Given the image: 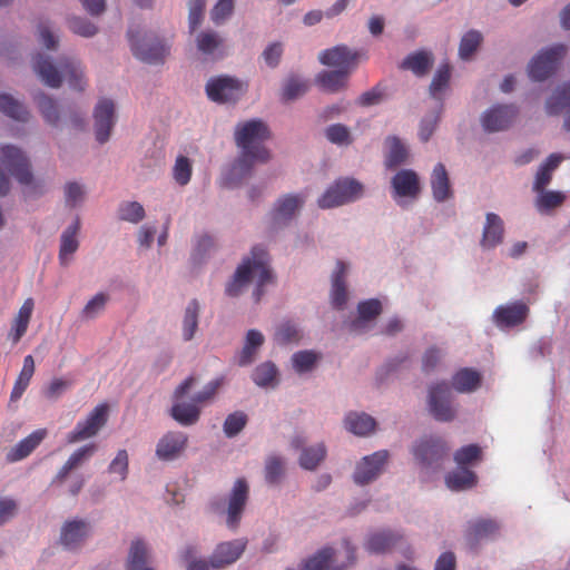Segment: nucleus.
Here are the masks:
<instances>
[{
  "mask_svg": "<svg viewBox=\"0 0 570 570\" xmlns=\"http://www.w3.org/2000/svg\"><path fill=\"white\" fill-rule=\"evenodd\" d=\"M269 135L268 127L261 119H250L236 126L234 136L240 155L235 168L239 173L247 174L256 163H266L269 159V151L263 146Z\"/></svg>",
  "mask_w": 570,
  "mask_h": 570,
  "instance_id": "f257e3e1",
  "label": "nucleus"
},
{
  "mask_svg": "<svg viewBox=\"0 0 570 570\" xmlns=\"http://www.w3.org/2000/svg\"><path fill=\"white\" fill-rule=\"evenodd\" d=\"M254 276L257 277L254 297L258 302L264 294L263 287L274 279L269 267L268 254L262 246H254L250 250V256L243 259L233 279L226 285V295L230 297L238 296Z\"/></svg>",
  "mask_w": 570,
  "mask_h": 570,
  "instance_id": "f03ea898",
  "label": "nucleus"
},
{
  "mask_svg": "<svg viewBox=\"0 0 570 570\" xmlns=\"http://www.w3.org/2000/svg\"><path fill=\"white\" fill-rule=\"evenodd\" d=\"M195 382L196 379L194 376H189L184 380L174 392L175 403L171 406L170 415L175 421L184 426L193 425L199 420L200 405L210 401L222 385V380H214L206 384L200 392L196 393L191 397V402L186 403L180 401L191 390Z\"/></svg>",
  "mask_w": 570,
  "mask_h": 570,
  "instance_id": "7ed1b4c3",
  "label": "nucleus"
},
{
  "mask_svg": "<svg viewBox=\"0 0 570 570\" xmlns=\"http://www.w3.org/2000/svg\"><path fill=\"white\" fill-rule=\"evenodd\" d=\"M1 164L21 184L26 186V194L32 196L41 187L33 179L30 165L23 153L14 146L0 147Z\"/></svg>",
  "mask_w": 570,
  "mask_h": 570,
  "instance_id": "20e7f679",
  "label": "nucleus"
},
{
  "mask_svg": "<svg viewBox=\"0 0 570 570\" xmlns=\"http://www.w3.org/2000/svg\"><path fill=\"white\" fill-rule=\"evenodd\" d=\"M207 97L217 104H235L247 91L248 83L236 77L220 75L212 77L206 83Z\"/></svg>",
  "mask_w": 570,
  "mask_h": 570,
  "instance_id": "39448f33",
  "label": "nucleus"
},
{
  "mask_svg": "<svg viewBox=\"0 0 570 570\" xmlns=\"http://www.w3.org/2000/svg\"><path fill=\"white\" fill-rule=\"evenodd\" d=\"M363 194V186L352 178L337 179L318 198V206L323 209L342 206L358 199Z\"/></svg>",
  "mask_w": 570,
  "mask_h": 570,
  "instance_id": "423d86ee",
  "label": "nucleus"
},
{
  "mask_svg": "<svg viewBox=\"0 0 570 570\" xmlns=\"http://www.w3.org/2000/svg\"><path fill=\"white\" fill-rule=\"evenodd\" d=\"M428 407L431 415L440 422H451L456 416L451 387L446 382H440L429 387Z\"/></svg>",
  "mask_w": 570,
  "mask_h": 570,
  "instance_id": "0eeeda50",
  "label": "nucleus"
},
{
  "mask_svg": "<svg viewBox=\"0 0 570 570\" xmlns=\"http://www.w3.org/2000/svg\"><path fill=\"white\" fill-rule=\"evenodd\" d=\"M567 52L564 45H554L540 51L529 63L528 71L531 79L542 81L549 78L557 69L559 61Z\"/></svg>",
  "mask_w": 570,
  "mask_h": 570,
  "instance_id": "6e6552de",
  "label": "nucleus"
},
{
  "mask_svg": "<svg viewBox=\"0 0 570 570\" xmlns=\"http://www.w3.org/2000/svg\"><path fill=\"white\" fill-rule=\"evenodd\" d=\"M128 38L134 56L141 61L158 63L168 53L167 47L159 39H151L146 36L140 39L139 31L136 32L132 29H129Z\"/></svg>",
  "mask_w": 570,
  "mask_h": 570,
  "instance_id": "1a4fd4ad",
  "label": "nucleus"
},
{
  "mask_svg": "<svg viewBox=\"0 0 570 570\" xmlns=\"http://www.w3.org/2000/svg\"><path fill=\"white\" fill-rule=\"evenodd\" d=\"M116 118L114 101L101 98L94 109V132L99 144L102 145L109 140Z\"/></svg>",
  "mask_w": 570,
  "mask_h": 570,
  "instance_id": "9d476101",
  "label": "nucleus"
},
{
  "mask_svg": "<svg viewBox=\"0 0 570 570\" xmlns=\"http://www.w3.org/2000/svg\"><path fill=\"white\" fill-rule=\"evenodd\" d=\"M518 115L514 105H495L482 115L481 122L487 132L503 131L513 125Z\"/></svg>",
  "mask_w": 570,
  "mask_h": 570,
  "instance_id": "9b49d317",
  "label": "nucleus"
},
{
  "mask_svg": "<svg viewBox=\"0 0 570 570\" xmlns=\"http://www.w3.org/2000/svg\"><path fill=\"white\" fill-rule=\"evenodd\" d=\"M389 460V452L381 450L364 456L355 466L353 480L358 485H365L377 479Z\"/></svg>",
  "mask_w": 570,
  "mask_h": 570,
  "instance_id": "f8f14e48",
  "label": "nucleus"
},
{
  "mask_svg": "<svg viewBox=\"0 0 570 570\" xmlns=\"http://www.w3.org/2000/svg\"><path fill=\"white\" fill-rule=\"evenodd\" d=\"M448 451L446 442L436 436L421 440L413 449L415 459L425 466H439Z\"/></svg>",
  "mask_w": 570,
  "mask_h": 570,
  "instance_id": "ddd939ff",
  "label": "nucleus"
},
{
  "mask_svg": "<svg viewBox=\"0 0 570 570\" xmlns=\"http://www.w3.org/2000/svg\"><path fill=\"white\" fill-rule=\"evenodd\" d=\"M248 495L249 487L247 481L244 478L237 479L228 497L226 510V524L228 528L236 529L238 527Z\"/></svg>",
  "mask_w": 570,
  "mask_h": 570,
  "instance_id": "4468645a",
  "label": "nucleus"
},
{
  "mask_svg": "<svg viewBox=\"0 0 570 570\" xmlns=\"http://www.w3.org/2000/svg\"><path fill=\"white\" fill-rule=\"evenodd\" d=\"M188 443V436L180 431H169L164 434L157 445L156 455L161 461H173L179 458Z\"/></svg>",
  "mask_w": 570,
  "mask_h": 570,
  "instance_id": "2eb2a0df",
  "label": "nucleus"
},
{
  "mask_svg": "<svg viewBox=\"0 0 570 570\" xmlns=\"http://www.w3.org/2000/svg\"><path fill=\"white\" fill-rule=\"evenodd\" d=\"M357 52L352 51L345 45H338L323 50L318 56L322 65L334 67L338 70L348 69V72H352V70L357 66Z\"/></svg>",
  "mask_w": 570,
  "mask_h": 570,
  "instance_id": "dca6fc26",
  "label": "nucleus"
},
{
  "mask_svg": "<svg viewBox=\"0 0 570 570\" xmlns=\"http://www.w3.org/2000/svg\"><path fill=\"white\" fill-rule=\"evenodd\" d=\"M393 197L416 198L421 193V185L417 174L412 169L399 170L392 178Z\"/></svg>",
  "mask_w": 570,
  "mask_h": 570,
  "instance_id": "f3484780",
  "label": "nucleus"
},
{
  "mask_svg": "<svg viewBox=\"0 0 570 570\" xmlns=\"http://www.w3.org/2000/svg\"><path fill=\"white\" fill-rule=\"evenodd\" d=\"M108 405H97L85 421L78 422L73 432V442L95 436L99 430L107 423Z\"/></svg>",
  "mask_w": 570,
  "mask_h": 570,
  "instance_id": "a211bd4d",
  "label": "nucleus"
},
{
  "mask_svg": "<svg viewBox=\"0 0 570 570\" xmlns=\"http://www.w3.org/2000/svg\"><path fill=\"white\" fill-rule=\"evenodd\" d=\"M245 548L246 541L243 539L222 542L216 547L210 556L209 563L215 569L229 566L239 559Z\"/></svg>",
  "mask_w": 570,
  "mask_h": 570,
  "instance_id": "6ab92c4d",
  "label": "nucleus"
},
{
  "mask_svg": "<svg viewBox=\"0 0 570 570\" xmlns=\"http://www.w3.org/2000/svg\"><path fill=\"white\" fill-rule=\"evenodd\" d=\"M529 307L523 302H514L495 308L493 318L499 327H513L525 321Z\"/></svg>",
  "mask_w": 570,
  "mask_h": 570,
  "instance_id": "aec40b11",
  "label": "nucleus"
},
{
  "mask_svg": "<svg viewBox=\"0 0 570 570\" xmlns=\"http://www.w3.org/2000/svg\"><path fill=\"white\" fill-rule=\"evenodd\" d=\"M198 51L212 59H219L225 56L224 39L215 31H202L196 37Z\"/></svg>",
  "mask_w": 570,
  "mask_h": 570,
  "instance_id": "412c9836",
  "label": "nucleus"
},
{
  "mask_svg": "<svg viewBox=\"0 0 570 570\" xmlns=\"http://www.w3.org/2000/svg\"><path fill=\"white\" fill-rule=\"evenodd\" d=\"M304 202V196L299 194L286 195L279 198L273 210L274 223L282 225L289 222L295 213L303 206Z\"/></svg>",
  "mask_w": 570,
  "mask_h": 570,
  "instance_id": "4be33fe9",
  "label": "nucleus"
},
{
  "mask_svg": "<svg viewBox=\"0 0 570 570\" xmlns=\"http://www.w3.org/2000/svg\"><path fill=\"white\" fill-rule=\"evenodd\" d=\"M430 183L433 198L438 203H443L453 196L449 174L443 164L439 163L434 166Z\"/></svg>",
  "mask_w": 570,
  "mask_h": 570,
  "instance_id": "5701e85b",
  "label": "nucleus"
},
{
  "mask_svg": "<svg viewBox=\"0 0 570 570\" xmlns=\"http://www.w3.org/2000/svg\"><path fill=\"white\" fill-rule=\"evenodd\" d=\"M503 220L500 216L494 213H488L480 242L482 248L490 249L501 244L503 240Z\"/></svg>",
  "mask_w": 570,
  "mask_h": 570,
  "instance_id": "b1692460",
  "label": "nucleus"
},
{
  "mask_svg": "<svg viewBox=\"0 0 570 570\" xmlns=\"http://www.w3.org/2000/svg\"><path fill=\"white\" fill-rule=\"evenodd\" d=\"M546 109L551 116L558 115L563 109H567L564 128L570 131V81L556 90V92L548 99Z\"/></svg>",
  "mask_w": 570,
  "mask_h": 570,
  "instance_id": "393cba45",
  "label": "nucleus"
},
{
  "mask_svg": "<svg viewBox=\"0 0 570 570\" xmlns=\"http://www.w3.org/2000/svg\"><path fill=\"white\" fill-rule=\"evenodd\" d=\"M32 67L47 86L57 88L61 85L62 77L60 71L46 55L38 53L33 58Z\"/></svg>",
  "mask_w": 570,
  "mask_h": 570,
  "instance_id": "a878e982",
  "label": "nucleus"
},
{
  "mask_svg": "<svg viewBox=\"0 0 570 570\" xmlns=\"http://www.w3.org/2000/svg\"><path fill=\"white\" fill-rule=\"evenodd\" d=\"M47 431L39 429L21 440L7 453L8 462H17L27 458L46 438Z\"/></svg>",
  "mask_w": 570,
  "mask_h": 570,
  "instance_id": "bb28decb",
  "label": "nucleus"
},
{
  "mask_svg": "<svg viewBox=\"0 0 570 570\" xmlns=\"http://www.w3.org/2000/svg\"><path fill=\"white\" fill-rule=\"evenodd\" d=\"M402 539L399 533L392 531H379L372 533L365 543V548L371 553H385L392 550Z\"/></svg>",
  "mask_w": 570,
  "mask_h": 570,
  "instance_id": "cd10ccee",
  "label": "nucleus"
},
{
  "mask_svg": "<svg viewBox=\"0 0 570 570\" xmlns=\"http://www.w3.org/2000/svg\"><path fill=\"white\" fill-rule=\"evenodd\" d=\"M33 307V299L27 298L19 308V312L12 322L11 331L9 333V337L13 344L18 343L27 332Z\"/></svg>",
  "mask_w": 570,
  "mask_h": 570,
  "instance_id": "c85d7f7f",
  "label": "nucleus"
},
{
  "mask_svg": "<svg viewBox=\"0 0 570 570\" xmlns=\"http://www.w3.org/2000/svg\"><path fill=\"white\" fill-rule=\"evenodd\" d=\"M350 73L348 69L322 71L316 76L315 80L323 90L334 94L347 86Z\"/></svg>",
  "mask_w": 570,
  "mask_h": 570,
  "instance_id": "c756f323",
  "label": "nucleus"
},
{
  "mask_svg": "<svg viewBox=\"0 0 570 570\" xmlns=\"http://www.w3.org/2000/svg\"><path fill=\"white\" fill-rule=\"evenodd\" d=\"M481 380V374L476 370L464 367L453 375L452 385L460 393H471L480 387Z\"/></svg>",
  "mask_w": 570,
  "mask_h": 570,
  "instance_id": "7c9ffc66",
  "label": "nucleus"
},
{
  "mask_svg": "<svg viewBox=\"0 0 570 570\" xmlns=\"http://www.w3.org/2000/svg\"><path fill=\"white\" fill-rule=\"evenodd\" d=\"M562 160L563 156L560 154H551L546 159V161L539 167L535 174L533 183L534 191H543L546 189L552 179L553 171L559 167Z\"/></svg>",
  "mask_w": 570,
  "mask_h": 570,
  "instance_id": "2f4dec72",
  "label": "nucleus"
},
{
  "mask_svg": "<svg viewBox=\"0 0 570 570\" xmlns=\"http://www.w3.org/2000/svg\"><path fill=\"white\" fill-rule=\"evenodd\" d=\"M478 482L476 474L466 469L459 466L445 476V483L453 491H461L473 488Z\"/></svg>",
  "mask_w": 570,
  "mask_h": 570,
  "instance_id": "473e14b6",
  "label": "nucleus"
},
{
  "mask_svg": "<svg viewBox=\"0 0 570 570\" xmlns=\"http://www.w3.org/2000/svg\"><path fill=\"white\" fill-rule=\"evenodd\" d=\"M345 272V264L338 261L336 263V268L332 279V304L336 308H342L347 299V293L344 281Z\"/></svg>",
  "mask_w": 570,
  "mask_h": 570,
  "instance_id": "72a5a7b5",
  "label": "nucleus"
},
{
  "mask_svg": "<svg viewBox=\"0 0 570 570\" xmlns=\"http://www.w3.org/2000/svg\"><path fill=\"white\" fill-rule=\"evenodd\" d=\"M499 524L492 519H479L469 525L466 538L471 544L478 541L490 538L499 531Z\"/></svg>",
  "mask_w": 570,
  "mask_h": 570,
  "instance_id": "f704fd0d",
  "label": "nucleus"
},
{
  "mask_svg": "<svg viewBox=\"0 0 570 570\" xmlns=\"http://www.w3.org/2000/svg\"><path fill=\"white\" fill-rule=\"evenodd\" d=\"M35 373V360L32 355H27L23 358V365L22 368L14 382V385L11 391L10 399L11 401H18L27 387L29 386V383L33 376Z\"/></svg>",
  "mask_w": 570,
  "mask_h": 570,
  "instance_id": "c9c22d12",
  "label": "nucleus"
},
{
  "mask_svg": "<svg viewBox=\"0 0 570 570\" xmlns=\"http://www.w3.org/2000/svg\"><path fill=\"white\" fill-rule=\"evenodd\" d=\"M375 420L365 413H350L345 417V428L356 435H366L374 431Z\"/></svg>",
  "mask_w": 570,
  "mask_h": 570,
  "instance_id": "e433bc0d",
  "label": "nucleus"
},
{
  "mask_svg": "<svg viewBox=\"0 0 570 570\" xmlns=\"http://www.w3.org/2000/svg\"><path fill=\"white\" fill-rule=\"evenodd\" d=\"M385 144L387 147L385 166L387 168H395L406 161L407 150L397 137H387Z\"/></svg>",
  "mask_w": 570,
  "mask_h": 570,
  "instance_id": "4c0bfd02",
  "label": "nucleus"
},
{
  "mask_svg": "<svg viewBox=\"0 0 570 570\" xmlns=\"http://www.w3.org/2000/svg\"><path fill=\"white\" fill-rule=\"evenodd\" d=\"M148 550L144 541L137 539L131 542L127 559V570H150L146 568Z\"/></svg>",
  "mask_w": 570,
  "mask_h": 570,
  "instance_id": "58836bf2",
  "label": "nucleus"
},
{
  "mask_svg": "<svg viewBox=\"0 0 570 570\" xmlns=\"http://www.w3.org/2000/svg\"><path fill=\"white\" fill-rule=\"evenodd\" d=\"M432 65L431 56L425 51L409 55L401 63L402 69L411 70L416 76L425 75Z\"/></svg>",
  "mask_w": 570,
  "mask_h": 570,
  "instance_id": "ea45409f",
  "label": "nucleus"
},
{
  "mask_svg": "<svg viewBox=\"0 0 570 570\" xmlns=\"http://www.w3.org/2000/svg\"><path fill=\"white\" fill-rule=\"evenodd\" d=\"M325 456L326 449L323 443L304 448L299 456V465L305 470H315Z\"/></svg>",
  "mask_w": 570,
  "mask_h": 570,
  "instance_id": "a19ab883",
  "label": "nucleus"
},
{
  "mask_svg": "<svg viewBox=\"0 0 570 570\" xmlns=\"http://www.w3.org/2000/svg\"><path fill=\"white\" fill-rule=\"evenodd\" d=\"M0 111L20 121H27L29 117L26 107L7 94L0 95Z\"/></svg>",
  "mask_w": 570,
  "mask_h": 570,
  "instance_id": "79ce46f5",
  "label": "nucleus"
},
{
  "mask_svg": "<svg viewBox=\"0 0 570 570\" xmlns=\"http://www.w3.org/2000/svg\"><path fill=\"white\" fill-rule=\"evenodd\" d=\"M199 304L196 299L189 302L186 307L183 320V336L185 341H190L198 326Z\"/></svg>",
  "mask_w": 570,
  "mask_h": 570,
  "instance_id": "37998d69",
  "label": "nucleus"
},
{
  "mask_svg": "<svg viewBox=\"0 0 570 570\" xmlns=\"http://www.w3.org/2000/svg\"><path fill=\"white\" fill-rule=\"evenodd\" d=\"M451 78V68L448 63L436 70L430 85V95L434 99H442L443 92L448 89Z\"/></svg>",
  "mask_w": 570,
  "mask_h": 570,
  "instance_id": "c03bdc74",
  "label": "nucleus"
},
{
  "mask_svg": "<svg viewBox=\"0 0 570 570\" xmlns=\"http://www.w3.org/2000/svg\"><path fill=\"white\" fill-rule=\"evenodd\" d=\"M483 37L478 30H470L463 35L459 46V55L462 59L468 60L478 50Z\"/></svg>",
  "mask_w": 570,
  "mask_h": 570,
  "instance_id": "a18cd8bd",
  "label": "nucleus"
},
{
  "mask_svg": "<svg viewBox=\"0 0 570 570\" xmlns=\"http://www.w3.org/2000/svg\"><path fill=\"white\" fill-rule=\"evenodd\" d=\"M276 376H277V368L271 362H265V363L258 365L252 374V377H253V381L255 382V384H257L258 386H263V387L274 386V384L276 382Z\"/></svg>",
  "mask_w": 570,
  "mask_h": 570,
  "instance_id": "49530a36",
  "label": "nucleus"
},
{
  "mask_svg": "<svg viewBox=\"0 0 570 570\" xmlns=\"http://www.w3.org/2000/svg\"><path fill=\"white\" fill-rule=\"evenodd\" d=\"M308 88V81L297 76H291L284 83L282 98L286 101L294 100L306 94Z\"/></svg>",
  "mask_w": 570,
  "mask_h": 570,
  "instance_id": "de8ad7c7",
  "label": "nucleus"
},
{
  "mask_svg": "<svg viewBox=\"0 0 570 570\" xmlns=\"http://www.w3.org/2000/svg\"><path fill=\"white\" fill-rule=\"evenodd\" d=\"M145 217V209L138 202H124L118 207V218L120 220L137 224Z\"/></svg>",
  "mask_w": 570,
  "mask_h": 570,
  "instance_id": "09e8293b",
  "label": "nucleus"
},
{
  "mask_svg": "<svg viewBox=\"0 0 570 570\" xmlns=\"http://www.w3.org/2000/svg\"><path fill=\"white\" fill-rule=\"evenodd\" d=\"M540 195L537 198V208L539 212H548L554 209L563 204L566 195L556 190L538 191Z\"/></svg>",
  "mask_w": 570,
  "mask_h": 570,
  "instance_id": "8fccbe9b",
  "label": "nucleus"
},
{
  "mask_svg": "<svg viewBox=\"0 0 570 570\" xmlns=\"http://www.w3.org/2000/svg\"><path fill=\"white\" fill-rule=\"evenodd\" d=\"M482 459V450L478 444H469L460 448L454 453V461L459 466L465 468L469 464L478 462Z\"/></svg>",
  "mask_w": 570,
  "mask_h": 570,
  "instance_id": "3c124183",
  "label": "nucleus"
},
{
  "mask_svg": "<svg viewBox=\"0 0 570 570\" xmlns=\"http://www.w3.org/2000/svg\"><path fill=\"white\" fill-rule=\"evenodd\" d=\"M191 173L193 166L189 158L183 155L178 156L173 167V177L175 181L180 186L187 185L190 181Z\"/></svg>",
  "mask_w": 570,
  "mask_h": 570,
  "instance_id": "603ef678",
  "label": "nucleus"
},
{
  "mask_svg": "<svg viewBox=\"0 0 570 570\" xmlns=\"http://www.w3.org/2000/svg\"><path fill=\"white\" fill-rule=\"evenodd\" d=\"M247 415L242 411H236L225 419L223 430L227 438L236 436L247 424Z\"/></svg>",
  "mask_w": 570,
  "mask_h": 570,
  "instance_id": "864d4df0",
  "label": "nucleus"
},
{
  "mask_svg": "<svg viewBox=\"0 0 570 570\" xmlns=\"http://www.w3.org/2000/svg\"><path fill=\"white\" fill-rule=\"evenodd\" d=\"M318 355L313 351H299L292 356L293 367L297 373H306L313 370Z\"/></svg>",
  "mask_w": 570,
  "mask_h": 570,
  "instance_id": "5fc2aeb1",
  "label": "nucleus"
},
{
  "mask_svg": "<svg viewBox=\"0 0 570 570\" xmlns=\"http://www.w3.org/2000/svg\"><path fill=\"white\" fill-rule=\"evenodd\" d=\"M37 104L42 116L48 122L56 124L59 120L58 107L53 99L41 94L37 98Z\"/></svg>",
  "mask_w": 570,
  "mask_h": 570,
  "instance_id": "6e6d98bb",
  "label": "nucleus"
},
{
  "mask_svg": "<svg viewBox=\"0 0 570 570\" xmlns=\"http://www.w3.org/2000/svg\"><path fill=\"white\" fill-rule=\"evenodd\" d=\"M284 474V462L281 458L271 456L265 465V479L269 484H277Z\"/></svg>",
  "mask_w": 570,
  "mask_h": 570,
  "instance_id": "4d7b16f0",
  "label": "nucleus"
},
{
  "mask_svg": "<svg viewBox=\"0 0 570 570\" xmlns=\"http://www.w3.org/2000/svg\"><path fill=\"white\" fill-rule=\"evenodd\" d=\"M108 299L109 297L105 293L96 294L83 307L82 317L94 318L99 315L105 309Z\"/></svg>",
  "mask_w": 570,
  "mask_h": 570,
  "instance_id": "13d9d810",
  "label": "nucleus"
},
{
  "mask_svg": "<svg viewBox=\"0 0 570 570\" xmlns=\"http://www.w3.org/2000/svg\"><path fill=\"white\" fill-rule=\"evenodd\" d=\"M326 138L337 145L351 144L350 130L342 124L331 125L325 130Z\"/></svg>",
  "mask_w": 570,
  "mask_h": 570,
  "instance_id": "bf43d9fd",
  "label": "nucleus"
},
{
  "mask_svg": "<svg viewBox=\"0 0 570 570\" xmlns=\"http://www.w3.org/2000/svg\"><path fill=\"white\" fill-rule=\"evenodd\" d=\"M360 321H371L382 312V305L379 299L372 298L361 302L357 306Z\"/></svg>",
  "mask_w": 570,
  "mask_h": 570,
  "instance_id": "052dcab7",
  "label": "nucleus"
},
{
  "mask_svg": "<svg viewBox=\"0 0 570 570\" xmlns=\"http://www.w3.org/2000/svg\"><path fill=\"white\" fill-rule=\"evenodd\" d=\"M299 340V332L295 325L291 323L282 324L275 333V341L278 344L295 343Z\"/></svg>",
  "mask_w": 570,
  "mask_h": 570,
  "instance_id": "680f3d73",
  "label": "nucleus"
},
{
  "mask_svg": "<svg viewBox=\"0 0 570 570\" xmlns=\"http://www.w3.org/2000/svg\"><path fill=\"white\" fill-rule=\"evenodd\" d=\"M234 10V1L233 0H219L210 12L212 20L219 24L224 22Z\"/></svg>",
  "mask_w": 570,
  "mask_h": 570,
  "instance_id": "e2e57ef3",
  "label": "nucleus"
},
{
  "mask_svg": "<svg viewBox=\"0 0 570 570\" xmlns=\"http://www.w3.org/2000/svg\"><path fill=\"white\" fill-rule=\"evenodd\" d=\"M109 472L120 475L124 480L128 472V453L126 450H119L116 458L109 464Z\"/></svg>",
  "mask_w": 570,
  "mask_h": 570,
  "instance_id": "0e129e2a",
  "label": "nucleus"
},
{
  "mask_svg": "<svg viewBox=\"0 0 570 570\" xmlns=\"http://www.w3.org/2000/svg\"><path fill=\"white\" fill-rule=\"evenodd\" d=\"M38 40L47 49H56L58 45V38L51 30V27L47 22H40L38 24Z\"/></svg>",
  "mask_w": 570,
  "mask_h": 570,
  "instance_id": "69168bd1",
  "label": "nucleus"
},
{
  "mask_svg": "<svg viewBox=\"0 0 570 570\" xmlns=\"http://www.w3.org/2000/svg\"><path fill=\"white\" fill-rule=\"evenodd\" d=\"M97 451V444L90 442L73 450V469L87 462Z\"/></svg>",
  "mask_w": 570,
  "mask_h": 570,
  "instance_id": "338daca9",
  "label": "nucleus"
},
{
  "mask_svg": "<svg viewBox=\"0 0 570 570\" xmlns=\"http://www.w3.org/2000/svg\"><path fill=\"white\" fill-rule=\"evenodd\" d=\"M441 358H442V352L440 348H438V347L429 348L423 355V360H422L423 371L426 373L433 371L436 367V365L440 363Z\"/></svg>",
  "mask_w": 570,
  "mask_h": 570,
  "instance_id": "774afa93",
  "label": "nucleus"
}]
</instances>
